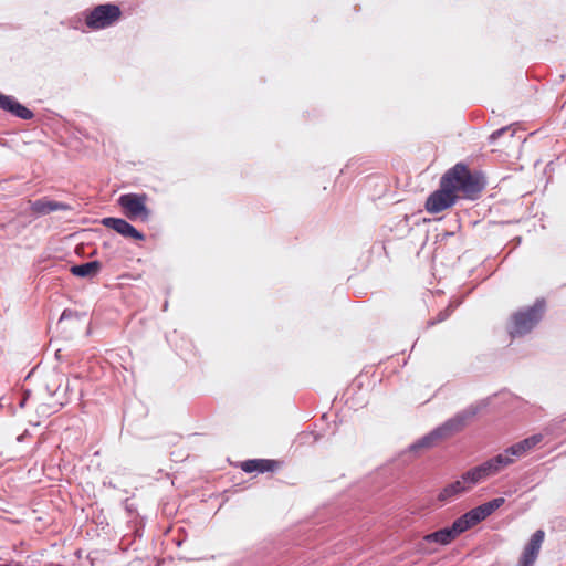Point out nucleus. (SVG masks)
<instances>
[{
  "label": "nucleus",
  "instance_id": "f257e3e1",
  "mask_svg": "<svg viewBox=\"0 0 566 566\" xmlns=\"http://www.w3.org/2000/svg\"><path fill=\"white\" fill-rule=\"evenodd\" d=\"M482 189L483 185L468 166L458 163L442 175L439 188L429 195L424 208L429 213H439L455 205L459 199L458 191L471 198Z\"/></svg>",
  "mask_w": 566,
  "mask_h": 566
},
{
  "label": "nucleus",
  "instance_id": "f03ea898",
  "mask_svg": "<svg viewBox=\"0 0 566 566\" xmlns=\"http://www.w3.org/2000/svg\"><path fill=\"white\" fill-rule=\"evenodd\" d=\"M479 410V406L470 405L465 409L457 412L453 417L449 418L442 424L438 426L428 434L423 436L417 442L411 444V450L431 448L439 441L453 437L470 423V421L478 415Z\"/></svg>",
  "mask_w": 566,
  "mask_h": 566
},
{
  "label": "nucleus",
  "instance_id": "7ed1b4c3",
  "mask_svg": "<svg viewBox=\"0 0 566 566\" xmlns=\"http://www.w3.org/2000/svg\"><path fill=\"white\" fill-rule=\"evenodd\" d=\"M545 308V301L538 298L533 305L525 306L513 313L506 327L509 335L512 338H516L531 333L542 321Z\"/></svg>",
  "mask_w": 566,
  "mask_h": 566
},
{
  "label": "nucleus",
  "instance_id": "20e7f679",
  "mask_svg": "<svg viewBox=\"0 0 566 566\" xmlns=\"http://www.w3.org/2000/svg\"><path fill=\"white\" fill-rule=\"evenodd\" d=\"M85 25L93 31L104 30L114 25L122 17L116 3H103L83 12Z\"/></svg>",
  "mask_w": 566,
  "mask_h": 566
},
{
  "label": "nucleus",
  "instance_id": "39448f33",
  "mask_svg": "<svg viewBox=\"0 0 566 566\" xmlns=\"http://www.w3.org/2000/svg\"><path fill=\"white\" fill-rule=\"evenodd\" d=\"M146 200L147 196L145 193H125L118 198V203L128 219L139 218L147 221L150 217V210L146 206Z\"/></svg>",
  "mask_w": 566,
  "mask_h": 566
},
{
  "label": "nucleus",
  "instance_id": "423d86ee",
  "mask_svg": "<svg viewBox=\"0 0 566 566\" xmlns=\"http://www.w3.org/2000/svg\"><path fill=\"white\" fill-rule=\"evenodd\" d=\"M70 210H72V207L69 203L55 201L49 197H42L30 201V211L35 218L43 217L55 211Z\"/></svg>",
  "mask_w": 566,
  "mask_h": 566
},
{
  "label": "nucleus",
  "instance_id": "0eeeda50",
  "mask_svg": "<svg viewBox=\"0 0 566 566\" xmlns=\"http://www.w3.org/2000/svg\"><path fill=\"white\" fill-rule=\"evenodd\" d=\"M545 533L543 530H537L531 536L528 543L520 557L517 566H534L538 557L542 544L544 542Z\"/></svg>",
  "mask_w": 566,
  "mask_h": 566
},
{
  "label": "nucleus",
  "instance_id": "6e6552de",
  "mask_svg": "<svg viewBox=\"0 0 566 566\" xmlns=\"http://www.w3.org/2000/svg\"><path fill=\"white\" fill-rule=\"evenodd\" d=\"M102 224L109 228L125 238H132L134 240L144 241L145 235L138 231L128 221L122 218L107 217L102 220Z\"/></svg>",
  "mask_w": 566,
  "mask_h": 566
},
{
  "label": "nucleus",
  "instance_id": "1a4fd4ad",
  "mask_svg": "<svg viewBox=\"0 0 566 566\" xmlns=\"http://www.w3.org/2000/svg\"><path fill=\"white\" fill-rule=\"evenodd\" d=\"M0 109L10 113L11 115L21 119H32L34 113L20 104L13 96L4 95L0 92Z\"/></svg>",
  "mask_w": 566,
  "mask_h": 566
},
{
  "label": "nucleus",
  "instance_id": "9d476101",
  "mask_svg": "<svg viewBox=\"0 0 566 566\" xmlns=\"http://www.w3.org/2000/svg\"><path fill=\"white\" fill-rule=\"evenodd\" d=\"M480 522H482V520L480 518L478 512L473 507L472 510L468 511L467 513L458 517L455 521H453L451 527L452 531H454V533L459 536L465 531L479 524Z\"/></svg>",
  "mask_w": 566,
  "mask_h": 566
},
{
  "label": "nucleus",
  "instance_id": "9b49d317",
  "mask_svg": "<svg viewBox=\"0 0 566 566\" xmlns=\"http://www.w3.org/2000/svg\"><path fill=\"white\" fill-rule=\"evenodd\" d=\"M277 468V462L275 460L269 459H252L243 461L241 464V469L247 473L259 472H273Z\"/></svg>",
  "mask_w": 566,
  "mask_h": 566
},
{
  "label": "nucleus",
  "instance_id": "f8f14e48",
  "mask_svg": "<svg viewBox=\"0 0 566 566\" xmlns=\"http://www.w3.org/2000/svg\"><path fill=\"white\" fill-rule=\"evenodd\" d=\"M542 434H533L509 447V451L515 459L521 458L527 451L532 450L535 446H537L542 441Z\"/></svg>",
  "mask_w": 566,
  "mask_h": 566
},
{
  "label": "nucleus",
  "instance_id": "ddd939ff",
  "mask_svg": "<svg viewBox=\"0 0 566 566\" xmlns=\"http://www.w3.org/2000/svg\"><path fill=\"white\" fill-rule=\"evenodd\" d=\"M469 491L463 481L457 480L448 485H446L440 493L438 494V501L442 503L451 502L453 499L459 496L460 494Z\"/></svg>",
  "mask_w": 566,
  "mask_h": 566
},
{
  "label": "nucleus",
  "instance_id": "4468645a",
  "mask_svg": "<svg viewBox=\"0 0 566 566\" xmlns=\"http://www.w3.org/2000/svg\"><path fill=\"white\" fill-rule=\"evenodd\" d=\"M101 268H102L101 262L94 260V261L72 265L70 271L74 276L93 277L99 272Z\"/></svg>",
  "mask_w": 566,
  "mask_h": 566
},
{
  "label": "nucleus",
  "instance_id": "2eb2a0df",
  "mask_svg": "<svg viewBox=\"0 0 566 566\" xmlns=\"http://www.w3.org/2000/svg\"><path fill=\"white\" fill-rule=\"evenodd\" d=\"M458 535L452 531L451 526L440 528L436 532L427 534L423 539L428 543H437L440 545H448L453 539H455Z\"/></svg>",
  "mask_w": 566,
  "mask_h": 566
},
{
  "label": "nucleus",
  "instance_id": "dca6fc26",
  "mask_svg": "<svg viewBox=\"0 0 566 566\" xmlns=\"http://www.w3.org/2000/svg\"><path fill=\"white\" fill-rule=\"evenodd\" d=\"M488 460L490 461V463L492 464L497 474L515 462V458L511 454L509 448H506L503 452Z\"/></svg>",
  "mask_w": 566,
  "mask_h": 566
},
{
  "label": "nucleus",
  "instance_id": "f3484780",
  "mask_svg": "<svg viewBox=\"0 0 566 566\" xmlns=\"http://www.w3.org/2000/svg\"><path fill=\"white\" fill-rule=\"evenodd\" d=\"M505 503L504 497H495L489 502H485L476 507L475 511L478 512L480 518L484 521L486 517H489L493 512H495L497 509H500Z\"/></svg>",
  "mask_w": 566,
  "mask_h": 566
},
{
  "label": "nucleus",
  "instance_id": "a211bd4d",
  "mask_svg": "<svg viewBox=\"0 0 566 566\" xmlns=\"http://www.w3.org/2000/svg\"><path fill=\"white\" fill-rule=\"evenodd\" d=\"M461 480L463 481V483L465 484L468 490H470L472 486L485 481L479 465H475V467L471 468L470 470L465 471L464 473H462Z\"/></svg>",
  "mask_w": 566,
  "mask_h": 566
},
{
  "label": "nucleus",
  "instance_id": "6ab92c4d",
  "mask_svg": "<svg viewBox=\"0 0 566 566\" xmlns=\"http://www.w3.org/2000/svg\"><path fill=\"white\" fill-rule=\"evenodd\" d=\"M459 304V302H450V304L443 311L439 312L434 319H431L427 323L428 327L446 321Z\"/></svg>",
  "mask_w": 566,
  "mask_h": 566
},
{
  "label": "nucleus",
  "instance_id": "aec40b11",
  "mask_svg": "<svg viewBox=\"0 0 566 566\" xmlns=\"http://www.w3.org/2000/svg\"><path fill=\"white\" fill-rule=\"evenodd\" d=\"M479 467L481 469L484 480L497 474L489 460L482 462L481 464H479Z\"/></svg>",
  "mask_w": 566,
  "mask_h": 566
},
{
  "label": "nucleus",
  "instance_id": "412c9836",
  "mask_svg": "<svg viewBox=\"0 0 566 566\" xmlns=\"http://www.w3.org/2000/svg\"><path fill=\"white\" fill-rule=\"evenodd\" d=\"M78 316L80 315L76 311H73L71 308H65L60 316V322L64 321V319L78 318Z\"/></svg>",
  "mask_w": 566,
  "mask_h": 566
},
{
  "label": "nucleus",
  "instance_id": "4be33fe9",
  "mask_svg": "<svg viewBox=\"0 0 566 566\" xmlns=\"http://www.w3.org/2000/svg\"><path fill=\"white\" fill-rule=\"evenodd\" d=\"M510 130V127H502L500 129H496L494 130L490 136H489V142L490 143H494L497 138H500L503 134H505L506 132Z\"/></svg>",
  "mask_w": 566,
  "mask_h": 566
},
{
  "label": "nucleus",
  "instance_id": "5701e85b",
  "mask_svg": "<svg viewBox=\"0 0 566 566\" xmlns=\"http://www.w3.org/2000/svg\"><path fill=\"white\" fill-rule=\"evenodd\" d=\"M308 437H314V441L317 440V438L313 434V432L304 433L303 439L307 440Z\"/></svg>",
  "mask_w": 566,
  "mask_h": 566
},
{
  "label": "nucleus",
  "instance_id": "b1692460",
  "mask_svg": "<svg viewBox=\"0 0 566 566\" xmlns=\"http://www.w3.org/2000/svg\"><path fill=\"white\" fill-rule=\"evenodd\" d=\"M46 389H48V391L50 392L51 396H53L56 392V390H57V388L51 389L50 385H46Z\"/></svg>",
  "mask_w": 566,
  "mask_h": 566
},
{
  "label": "nucleus",
  "instance_id": "393cba45",
  "mask_svg": "<svg viewBox=\"0 0 566 566\" xmlns=\"http://www.w3.org/2000/svg\"><path fill=\"white\" fill-rule=\"evenodd\" d=\"M71 27H72L73 29H78V27H77V25H75V24L73 23V21H71Z\"/></svg>",
  "mask_w": 566,
  "mask_h": 566
},
{
  "label": "nucleus",
  "instance_id": "a878e982",
  "mask_svg": "<svg viewBox=\"0 0 566 566\" xmlns=\"http://www.w3.org/2000/svg\"><path fill=\"white\" fill-rule=\"evenodd\" d=\"M167 307H168V303H167V302H165V304H164V311H166V310H167Z\"/></svg>",
  "mask_w": 566,
  "mask_h": 566
},
{
  "label": "nucleus",
  "instance_id": "bb28decb",
  "mask_svg": "<svg viewBox=\"0 0 566 566\" xmlns=\"http://www.w3.org/2000/svg\"><path fill=\"white\" fill-rule=\"evenodd\" d=\"M453 233L452 232H446L444 235L448 237V235H452Z\"/></svg>",
  "mask_w": 566,
  "mask_h": 566
},
{
  "label": "nucleus",
  "instance_id": "cd10ccee",
  "mask_svg": "<svg viewBox=\"0 0 566 566\" xmlns=\"http://www.w3.org/2000/svg\"><path fill=\"white\" fill-rule=\"evenodd\" d=\"M0 566H11L10 564H0Z\"/></svg>",
  "mask_w": 566,
  "mask_h": 566
}]
</instances>
